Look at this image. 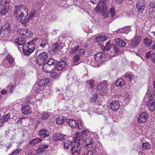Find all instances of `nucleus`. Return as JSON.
<instances>
[{
	"mask_svg": "<svg viewBox=\"0 0 155 155\" xmlns=\"http://www.w3.org/2000/svg\"><path fill=\"white\" fill-rule=\"evenodd\" d=\"M86 82L87 83H88L90 85V87L91 88H93L94 86V80L93 79H90L88 81H87Z\"/></svg>",
	"mask_w": 155,
	"mask_h": 155,
	"instance_id": "nucleus-45",
	"label": "nucleus"
},
{
	"mask_svg": "<svg viewBox=\"0 0 155 155\" xmlns=\"http://www.w3.org/2000/svg\"><path fill=\"white\" fill-rule=\"evenodd\" d=\"M14 15L16 17L21 18L22 17L27 15L28 10L27 7L23 5H19L16 6L14 8Z\"/></svg>",
	"mask_w": 155,
	"mask_h": 155,
	"instance_id": "nucleus-1",
	"label": "nucleus"
},
{
	"mask_svg": "<svg viewBox=\"0 0 155 155\" xmlns=\"http://www.w3.org/2000/svg\"><path fill=\"white\" fill-rule=\"evenodd\" d=\"M39 135L42 138L48 137L49 135V132L47 130L42 129L39 131Z\"/></svg>",
	"mask_w": 155,
	"mask_h": 155,
	"instance_id": "nucleus-18",
	"label": "nucleus"
},
{
	"mask_svg": "<svg viewBox=\"0 0 155 155\" xmlns=\"http://www.w3.org/2000/svg\"><path fill=\"white\" fill-rule=\"evenodd\" d=\"M10 117V115L9 114H7L1 117L0 119V122L4 123L6 122Z\"/></svg>",
	"mask_w": 155,
	"mask_h": 155,
	"instance_id": "nucleus-32",
	"label": "nucleus"
},
{
	"mask_svg": "<svg viewBox=\"0 0 155 155\" xmlns=\"http://www.w3.org/2000/svg\"><path fill=\"white\" fill-rule=\"evenodd\" d=\"M38 40L39 41V39L38 38H35L33 39L32 40L28 42L26 44L24 45L23 46L25 48L27 47L28 49H29L31 50H33V51L35 48V41H37Z\"/></svg>",
	"mask_w": 155,
	"mask_h": 155,
	"instance_id": "nucleus-9",
	"label": "nucleus"
},
{
	"mask_svg": "<svg viewBox=\"0 0 155 155\" xmlns=\"http://www.w3.org/2000/svg\"><path fill=\"white\" fill-rule=\"evenodd\" d=\"M48 145L45 144H41L36 150V152L38 153H41L42 152L45 150L46 149L48 148Z\"/></svg>",
	"mask_w": 155,
	"mask_h": 155,
	"instance_id": "nucleus-26",
	"label": "nucleus"
},
{
	"mask_svg": "<svg viewBox=\"0 0 155 155\" xmlns=\"http://www.w3.org/2000/svg\"><path fill=\"white\" fill-rule=\"evenodd\" d=\"M141 41L140 37L139 35L136 36L132 39L130 46L132 48H135L139 45Z\"/></svg>",
	"mask_w": 155,
	"mask_h": 155,
	"instance_id": "nucleus-8",
	"label": "nucleus"
},
{
	"mask_svg": "<svg viewBox=\"0 0 155 155\" xmlns=\"http://www.w3.org/2000/svg\"><path fill=\"white\" fill-rule=\"evenodd\" d=\"M93 153L91 150H88L85 154H83L81 155H93Z\"/></svg>",
	"mask_w": 155,
	"mask_h": 155,
	"instance_id": "nucleus-58",
	"label": "nucleus"
},
{
	"mask_svg": "<svg viewBox=\"0 0 155 155\" xmlns=\"http://www.w3.org/2000/svg\"><path fill=\"white\" fill-rule=\"evenodd\" d=\"M146 1L145 0H139L136 3V8L139 13H142L144 11L146 6Z\"/></svg>",
	"mask_w": 155,
	"mask_h": 155,
	"instance_id": "nucleus-5",
	"label": "nucleus"
},
{
	"mask_svg": "<svg viewBox=\"0 0 155 155\" xmlns=\"http://www.w3.org/2000/svg\"><path fill=\"white\" fill-rule=\"evenodd\" d=\"M115 13L114 8H111L110 9V14L112 18H113Z\"/></svg>",
	"mask_w": 155,
	"mask_h": 155,
	"instance_id": "nucleus-49",
	"label": "nucleus"
},
{
	"mask_svg": "<svg viewBox=\"0 0 155 155\" xmlns=\"http://www.w3.org/2000/svg\"><path fill=\"white\" fill-rule=\"evenodd\" d=\"M97 88L101 92L104 93L107 90V85L105 83H100L98 84Z\"/></svg>",
	"mask_w": 155,
	"mask_h": 155,
	"instance_id": "nucleus-15",
	"label": "nucleus"
},
{
	"mask_svg": "<svg viewBox=\"0 0 155 155\" xmlns=\"http://www.w3.org/2000/svg\"><path fill=\"white\" fill-rule=\"evenodd\" d=\"M58 75L56 72H53L51 74V77L52 78L55 79L58 77Z\"/></svg>",
	"mask_w": 155,
	"mask_h": 155,
	"instance_id": "nucleus-52",
	"label": "nucleus"
},
{
	"mask_svg": "<svg viewBox=\"0 0 155 155\" xmlns=\"http://www.w3.org/2000/svg\"><path fill=\"white\" fill-rule=\"evenodd\" d=\"M107 1L105 0H101L99 1V3L97 5L96 8V10L97 11H103L106 9L107 7L106 5V2Z\"/></svg>",
	"mask_w": 155,
	"mask_h": 155,
	"instance_id": "nucleus-10",
	"label": "nucleus"
},
{
	"mask_svg": "<svg viewBox=\"0 0 155 155\" xmlns=\"http://www.w3.org/2000/svg\"><path fill=\"white\" fill-rule=\"evenodd\" d=\"M151 59L152 61L155 63V53L153 52L152 54V56L151 58Z\"/></svg>",
	"mask_w": 155,
	"mask_h": 155,
	"instance_id": "nucleus-56",
	"label": "nucleus"
},
{
	"mask_svg": "<svg viewBox=\"0 0 155 155\" xmlns=\"http://www.w3.org/2000/svg\"><path fill=\"white\" fill-rule=\"evenodd\" d=\"M79 144L73 145L71 148L72 155H79L81 153V147Z\"/></svg>",
	"mask_w": 155,
	"mask_h": 155,
	"instance_id": "nucleus-7",
	"label": "nucleus"
},
{
	"mask_svg": "<svg viewBox=\"0 0 155 155\" xmlns=\"http://www.w3.org/2000/svg\"><path fill=\"white\" fill-rule=\"evenodd\" d=\"M144 43L147 45L148 47H150L152 44V40L147 37H146L144 39Z\"/></svg>",
	"mask_w": 155,
	"mask_h": 155,
	"instance_id": "nucleus-36",
	"label": "nucleus"
},
{
	"mask_svg": "<svg viewBox=\"0 0 155 155\" xmlns=\"http://www.w3.org/2000/svg\"><path fill=\"white\" fill-rule=\"evenodd\" d=\"M85 53V50L83 49H81L79 50L78 53V54L80 56H82Z\"/></svg>",
	"mask_w": 155,
	"mask_h": 155,
	"instance_id": "nucleus-51",
	"label": "nucleus"
},
{
	"mask_svg": "<svg viewBox=\"0 0 155 155\" xmlns=\"http://www.w3.org/2000/svg\"><path fill=\"white\" fill-rule=\"evenodd\" d=\"M9 7L8 5H5L0 2V15H5L8 12Z\"/></svg>",
	"mask_w": 155,
	"mask_h": 155,
	"instance_id": "nucleus-13",
	"label": "nucleus"
},
{
	"mask_svg": "<svg viewBox=\"0 0 155 155\" xmlns=\"http://www.w3.org/2000/svg\"><path fill=\"white\" fill-rule=\"evenodd\" d=\"M148 104H150L151 105H155V102L154 100L151 99V101H150L149 102Z\"/></svg>",
	"mask_w": 155,
	"mask_h": 155,
	"instance_id": "nucleus-60",
	"label": "nucleus"
},
{
	"mask_svg": "<svg viewBox=\"0 0 155 155\" xmlns=\"http://www.w3.org/2000/svg\"><path fill=\"white\" fill-rule=\"evenodd\" d=\"M94 56L95 60L97 61L101 60H102L103 59L105 58V55L103 52H100L95 54Z\"/></svg>",
	"mask_w": 155,
	"mask_h": 155,
	"instance_id": "nucleus-22",
	"label": "nucleus"
},
{
	"mask_svg": "<svg viewBox=\"0 0 155 155\" xmlns=\"http://www.w3.org/2000/svg\"><path fill=\"white\" fill-rule=\"evenodd\" d=\"M66 64V63L64 61H59L55 65V68L58 70H63L64 69Z\"/></svg>",
	"mask_w": 155,
	"mask_h": 155,
	"instance_id": "nucleus-19",
	"label": "nucleus"
},
{
	"mask_svg": "<svg viewBox=\"0 0 155 155\" xmlns=\"http://www.w3.org/2000/svg\"><path fill=\"white\" fill-rule=\"evenodd\" d=\"M12 132L11 130L10 131H8V132H7L6 135H7L8 136H9V137H11L12 136L11 134V133Z\"/></svg>",
	"mask_w": 155,
	"mask_h": 155,
	"instance_id": "nucleus-62",
	"label": "nucleus"
},
{
	"mask_svg": "<svg viewBox=\"0 0 155 155\" xmlns=\"http://www.w3.org/2000/svg\"><path fill=\"white\" fill-rule=\"evenodd\" d=\"M60 47V45L57 43L53 44L52 46L53 51H54L55 53H58L59 52Z\"/></svg>",
	"mask_w": 155,
	"mask_h": 155,
	"instance_id": "nucleus-33",
	"label": "nucleus"
},
{
	"mask_svg": "<svg viewBox=\"0 0 155 155\" xmlns=\"http://www.w3.org/2000/svg\"><path fill=\"white\" fill-rule=\"evenodd\" d=\"M150 6L152 8H155V0L151 2L150 4Z\"/></svg>",
	"mask_w": 155,
	"mask_h": 155,
	"instance_id": "nucleus-59",
	"label": "nucleus"
},
{
	"mask_svg": "<svg viewBox=\"0 0 155 155\" xmlns=\"http://www.w3.org/2000/svg\"><path fill=\"white\" fill-rule=\"evenodd\" d=\"M113 48L116 53L120 51L119 48L117 46L115 45H114Z\"/></svg>",
	"mask_w": 155,
	"mask_h": 155,
	"instance_id": "nucleus-54",
	"label": "nucleus"
},
{
	"mask_svg": "<svg viewBox=\"0 0 155 155\" xmlns=\"http://www.w3.org/2000/svg\"><path fill=\"white\" fill-rule=\"evenodd\" d=\"M42 140L40 138L34 139L28 143L26 147L27 149H30L33 146L41 141Z\"/></svg>",
	"mask_w": 155,
	"mask_h": 155,
	"instance_id": "nucleus-16",
	"label": "nucleus"
},
{
	"mask_svg": "<svg viewBox=\"0 0 155 155\" xmlns=\"http://www.w3.org/2000/svg\"><path fill=\"white\" fill-rule=\"evenodd\" d=\"M54 68L53 66H51L45 63L43 65L42 68L44 71L48 73L53 71Z\"/></svg>",
	"mask_w": 155,
	"mask_h": 155,
	"instance_id": "nucleus-20",
	"label": "nucleus"
},
{
	"mask_svg": "<svg viewBox=\"0 0 155 155\" xmlns=\"http://www.w3.org/2000/svg\"><path fill=\"white\" fill-rule=\"evenodd\" d=\"M25 155H35V151L29 150L28 152H26Z\"/></svg>",
	"mask_w": 155,
	"mask_h": 155,
	"instance_id": "nucleus-53",
	"label": "nucleus"
},
{
	"mask_svg": "<svg viewBox=\"0 0 155 155\" xmlns=\"http://www.w3.org/2000/svg\"><path fill=\"white\" fill-rule=\"evenodd\" d=\"M124 0H114V1L116 3L120 4Z\"/></svg>",
	"mask_w": 155,
	"mask_h": 155,
	"instance_id": "nucleus-63",
	"label": "nucleus"
},
{
	"mask_svg": "<svg viewBox=\"0 0 155 155\" xmlns=\"http://www.w3.org/2000/svg\"><path fill=\"white\" fill-rule=\"evenodd\" d=\"M150 104H148L149 109L150 111L152 112L155 109V105H151Z\"/></svg>",
	"mask_w": 155,
	"mask_h": 155,
	"instance_id": "nucleus-50",
	"label": "nucleus"
},
{
	"mask_svg": "<svg viewBox=\"0 0 155 155\" xmlns=\"http://www.w3.org/2000/svg\"><path fill=\"white\" fill-rule=\"evenodd\" d=\"M115 41L116 44L119 47H124L126 45L125 42L123 40L119 38H116Z\"/></svg>",
	"mask_w": 155,
	"mask_h": 155,
	"instance_id": "nucleus-25",
	"label": "nucleus"
},
{
	"mask_svg": "<svg viewBox=\"0 0 155 155\" xmlns=\"http://www.w3.org/2000/svg\"><path fill=\"white\" fill-rule=\"evenodd\" d=\"M49 82V79L47 78H45L41 80L38 83L37 85L39 87H43L47 85Z\"/></svg>",
	"mask_w": 155,
	"mask_h": 155,
	"instance_id": "nucleus-21",
	"label": "nucleus"
},
{
	"mask_svg": "<svg viewBox=\"0 0 155 155\" xmlns=\"http://www.w3.org/2000/svg\"><path fill=\"white\" fill-rule=\"evenodd\" d=\"M148 117V115L147 113L143 112L142 113L137 120V122L139 124H143L146 122Z\"/></svg>",
	"mask_w": 155,
	"mask_h": 155,
	"instance_id": "nucleus-11",
	"label": "nucleus"
},
{
	"mask_svg": "<svg viewBox=\"0 0 155 155\" xmlns=\"http://www.w3.org/2000/svg\"><path fill=\"white\" fill-rule=\"evenodd\" d=\"M21 111L22 113L24 114H27L31 113V108L28 105L25 106H22L21 108Z\"/></svg>",
	"mask_w": 155,
	"mask_h": 155,
	"instance_id": "nucleus-24",
	"label": "nucleus"
},
{
	"mask_svg": "<svg viewBox=\"0 0 155 155\" xmlns=\"http://www.w3.org/2000/svg\"><path fill=\"white\" fill-rule=\"evenodd\" d=\"M79 49V46L77 45L72 48L70 51L69 54L72 55L75 53Z\"/></svg>",
	"mask_w": 155,
	"mask_h": 155,
	"instance_id": "nucleus-38",
	"label": "nucleus"
},
{
	"mask_svg": "<svg viewBox=\"0 0 155 155\" xmlns=\"http://www.w3.org/2000/svg\"><path fill=\"white\" fill-rule=\"evenodd\" d=\"M17 35L20 37L25 36L29 37L32 35L31 32L28 29H20L17 31Z\"/></svg>",
	"mask_w": 155,
	"mask_h": 155,
	"instance_id": "nucleus-6",
	"label": "nucleus"
},
{
	"mask_svg": "<svg viewBox=\"0 0 155 155\" xmlns=\"http://www.w3.org/2000/svg\"><path fill=\"white\" fill-rule=\"evenodd\" d=\"M110 108L113 111L117 110L120 107L119 101H113L110 103Z\"/></svg>",
	"mask_w": 155,
	"mask_h": 155,
	"instance_id": "nucleus-17",
	"label": "nucleus"
},
{
	"mask_svg": "<svg viewBox=\"0 0 155 155\" xmlns=\"http://www.w3.org/2000/svg\"><path fill=\"white\" fill-rule=\"evenodd\" d=\"M48 57V53L45 51L39 54L36 59L37 64L39 65H42L46 61Z\"/></svg>",
	"mask_w": 155,
	"mask_h": 155,
	"instance_id": "nucleus-2",
	"label": "nucleus"
},
{
	"mask_svg": "<svg viewBox=\"0 0 155 155\" xmlns=\"http://www.w3.org/2000/svg\"><path fill=\"white\" fill-rule=\"evenodd\" d=\"M66 135L60 133H56L54 134L53 135V140L55 141H61L64 139L66 137Z\"/></svg>",
	"mask_w": 155,
	"mask_h": 155,
	"instance_id": "nucleus-12",
	"label": "nucleus"
},
{
	"mask_svg": "<svg viewBox=\"0 0 155 155\" xmlns=\"http://www.w3.org/2000/svg\"><path fill=\"white\" fill-rule=\"evenodd\" d=\"M21 150L20 148H18L15 150H14L13 151L15 153V155H16L17 154L19 153L21 151Z\"/></svg>",
	"mask_w": 155,
	"mask_h": 155,
	"instance_id": "nucleus-57",
	"label": "nucleus"
},
{
	"mask_svg": "<svg viewBox=\"0 0 155 155\" xmlns=\"http://www.w3.org/2000/svg\"><path fill=\"white\" fill-rule=\"evenodd\" d=\"M98 2V1L97 0H91V2L92 3H93L94 4H97Z\"/></svg>",
	"mask_w": 155,
	"mask_h": 155,
	"instance_id": "nucleus-64",
	"label": "nucleus"
},
{
	"mask_svg": "<svg viewBox=\"0 0 155 155\" xmlns=\"http://www.w3.org/2000/svg\"><path fill=\"white\" fill-rule=\"evenodd\" d=\"M22 48L23 50L24 54L25 55L28 56L32 52H33V50H31L28 49L27 47L25 48L22 46Z\"/></svg>",
	"mask_w": 155,
	"mask_h": 155,
	"instance_id": "nucleus-30",
	"label": "nucleus"
},
{
	"mask_svg": "<svg viewBox=\"0 0 155 155\" xmlns=\"http://www.w3.org/2000/svg\"><path fill=\"white\" fill-rule=\"evenodd\" d=\"M72 143V142L69 140H67L64 142V146L65 148H68L69 146Z\"/></svg>",
	"mask_w": 155,
	"mask_h": 155,
	"instance_id": "nucleus-39",
	"label": "nucleus"
},
{
	"mask_svg": "<svg viewBox=\"0 0 155 155\" xmlns=\"http://www.w3.org/2000/svg\"><path fill=\"white\" fill-rule=\"evenodd\" d=\"M66 117H65L60 116L58 117L56 120V123L58 124H63L65 121Z\"/></svg>",
	"mask_w": 155,
	"mask_h": 155,
	"instance_id": "nucleus-28",
	"label": "nucleus"
},
{
	"mask_svg": "<svg viewBox=\"0 0 155 155\" xmlns=\"http://www.w3.org/2000/svg\"><path fill=\"white\" fill-rule=\"evenodd\" d=\"M50 115V114L48 112L43 113L41 116L40 118L42 120H44L47 118Z\"/></svg>",
	"mask_w": 155,
	"mask_h": 155,
	"instance_id": "nucleus-37",
	"label": "nucleus"
},
{
	"mask_svg": "<svg viewBox=\"0 0 155 155\" xmlns=\"http://www.w3.org/2000/svg\"><path fill=\"white\" fill-rule=\"evenodd\" d=\"M80 56L78 54H76L73 58V62L76 63L78 61L80 60Z\"/></svg>",
	"mask_w": 155,
	"mask_h": 155,
	"instance_id": "nucleus-41",
	"label": "nucleus"
},
{
	"mask_svg": "<svg viewBox=\"0 0 155 155\" xmlns=\"http://www.w3.org/2000/svg\"><path fill=\"white\" fill-rule=\"evenodd\" d=\"M143 147L145 150H147L150 148V146L148 143H144L142 144Z\"/></svg>",
	"mask_w": 155,
	"mask_h": 155,
	"instance_id": "nucleus-46",
	"label": "nucleus"
},
{
	"mask_svg": "<svg viewBox=\"0 0 155 155\" xmlns=\"http://www.w3.org/2000/svg\"><path fill=\"white\" fill-rule=\"evenodd\" d=\"M6 59L8 61V62L10 64H11L13 62L14 59L10 55H8L6 57Z\"/></svg>",
	"mask_w": 155,
	"mask_h": 155,
	"instance_id": "nucleus-47",
	"label": "nucleus"
},
{
	"mask_svg": "<svg viewBox=\"0 0 155 155\" xmlns=\"http://www.w3.org/2000/svg\"><path fill=\"white\" fill-rule=\"evenodd\" d=\"M69 125L71 127H74L76 126V122L73 119H67L66 120Z\"/></svg>",
	"mask_w": 155,
	"mask_h": 155,
	"instance_id": "nucleus-29",
	"label": "nucleus"
},
{
	"mask_svg": "<svg viewBox=\"0 0 155 155\" xmlns=\"http://www.w3.org/2000/svg\"><path fill=\"white\" fill-rule=\"evenodd\" d=\"M124 84V81L121 78L118 79L115 83V85L116 86L120 87L123 86Z\"/></svg>",
	"mask_w": 155,
	"mask_h": 155,
	"instance_id": "nucleus-34",
	"label": "nucleus"
},
{
	"mask_svg": "<svg viewBox=\"0 0 155 155\" xmlns=\"http://www.w3.org/2000/svg\"><path fill=\"white\" fill-rule=\"evenodd\" d=\"M36 12V11L34 8H32L31 12L28 17H27V15H25L21 18V22L22 24H25L27 23L29 20L32 19L33 17L35 15Z\"/></svg>",
	"mask_w": 155,
	"mask_h": 155,
	"instance_id": "nucleus-3",
	"label": "nucleus"
},
{
	"mask_svg": "<svg viewBox=\"0 0 155 155\" xmlns=\"http://www.w3.org/2000/svg\"><path fill=\"white\" fill-rule=\"evenodd\" d=\"M73 141L74 142L77 143L78 144H80L81 142L80 137L79 133L78 132L75 133L73 136Z\"/></svg>",
	"mask_w": 155,
	"mask_h": 155,
	"instance_id": "nucleus-27",
	"label": "nucleus"
},
{
	"mask_svg": "<svg viewBox=\"0 0 155 155\" xmlns=\"http://www.w3.org/2000/svg\"><path fill=\"white\" fill-rule=\"evenodd\" d=\"M46 64L51 66H52L53 65H54L55 60L53 58H51L47 62Z\"/></svg>",
	"mask_w": 155,
	"mask_h": 155,
	"instance_id": "nucleus-44",
	"label": "nucleus"
},
{
	"mask_svg": "<svg viewBox=\"0 0 155 155\" xmlns=\"http://www.w3.org/2000/svg\"><path fill=\"white\" fill-rule=\"evenodd\" d=\"M107 40L106 37L104 36H100L96 37L95 39V41L98 43L103 42Z\"/></svg>",
	"mask_w": 155,
	"mask_h": 155,
	"instance_id": "nucleus-31",
	"label": "nucleus"
},
{
	"mask_svg": "<svg viewBox=\"0 0 155 155\" xmlns=\"http://www.w3.org/2000/svg\"><path fill=\"white\" fill-rule=\"evenodd\" d=\"M125 78L127 79V80L131 82L132 81V75L131 74L127 73L124 75Z\"/></svg>",
	"mask_w": 155,
	"mask_h": 155,
	"instance_id": "nucleus-48",
	"label": "nucleus"
},
{
	"mask_svg": "<svg viewBox=\"0 0 155 155\" xmlns=\"http://www.w3.org/2000/svg\"><path fill=\"white\" fill-rule=\"evenodd\" d=\"M83 123L81 120H79L78 121L76 126L78 127V129L80 130L82 129L83 128Z\"/></svg>",
	"mask_w": 155,
	"mask_h": 155,
	"instance_id": "nucleus-42",
	"label": "nucleus"
},
{
	"mask_svg": "<svg viewBox=\"0 0 155 155\" xmlns=\"http://www.w3.org/2000/svg\"><path fill=\"white\" fill-rule=\"evenodd\" d=\"M153 53V52H152L150 51H149L146 53L145 54V57L147 59H151Z\"/></svg>",
	"mask_w": 155,
	"mask_h": 155,
	"instance_id": "nucleus-43",
	"label": "nucleus"
},
{
	"mask_svg": "<svg viewBox=\"0 0 155 155\" xmlns=\"http://www.w3.org/2000/svg\"><path fill=\"white\" fill-rule=\"evenodd\" d=\"M89 131L87 130H84L81 133V139L83 140L84 138H87Z\"/></svg>",
	"mask_w": 155,
	"mask_h": 155,
	"instance_id": "nucleus-35",
	"label": "nucleus"
},
{
	"mask_svg": "<svg viewBox=\"0 0 155 155\" xmlns=\"http://www.w3.org/2000/svg\"><path fill=\"white\" fill-rule=\"evenodd\" d=\"M26 41L25 39V38L19 37L18 38L16 39L15 40V42L18 45H25V43Z\"/></svg>",
	"mask_w": 155,
	"mask_h": 155,
	"instance_id": "nucleus-23",
	"label": "nucleus"
},
{
	"mask_svg": "<svg viewBox=\"0 0 155 155\" xmlns=\"http://www.w3.org/2000/svg\"><path fill=\"white\" fill-rule=\"evenodd\" d=\"M150 16L152 18L155 19V11L152 10L150 14Z\"/></svg>",
	"mask_w": 155,
	"mask_h": 155,
	"instance_id": "nucleus-55",
	"label": "nucleus"
},
{
	"mask_svg": "<svg viewBox=\"0 0 155 155\" xmlns=\"http://www.w3.org/2000/svg\"><path fill=\"white\" fill-rule=\"evenodd\" d=\"M22 119L21 118H19L18 120L17 121V124H21L22 122Z\"/></svg>",
	"mask_w": 155,
	"mask_h": 155,
	"instance_id": "nucleus-61",
	"label": "nucleus"
},
{
	"mask_svg": "<svg viewBox=\"0 0 155 155\" xmlns=\"http://www.w3.org/2000/svg\"><path fill=\"white\" fill-rule=\"evenodd\" d=\"M82 140L84 143V148L85 149L88 150L93 147L94 141L91 137L84 138Z\"/></svg>",
	"mask_w": 155,
	"mask_h": 155,
	"instance_id": "nucleus-4",
	"label": "nucleus"
},
{
	"mask_svg": "<svg viewBox=\"0 0 155 155\" xmlns=\"http://www.w3.org/2000/svg\"><path fill=\"white\" fill-rule=\"evenodd\" d=\"M48 42L47 40L46 39H42L40 46L42 48L45 47L46 45L48 44Z\"/></svg>",
	"mask_w": 155,
	"mask_h": 155,
	"instance_id": "nucleus-40",
	"label": "nucleus"
},
{
	"mask_svg": "<svg viewBox=\"0 0 155 155\" xmlns=\"http://www.w3.org/2000/svg\"><path fill=\"white\" fill-rule=\"evenodd\" d=\"M11 30V28L10 25L8 23H6L0 29V35L3 34H8L9 31Z\"/></svg>",
	"mask_w": 155,
	"mask_h": 155,
	"instance_id": "nucleus-14",
	"label": "nucleus"
}]
</instances>
